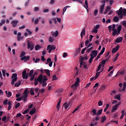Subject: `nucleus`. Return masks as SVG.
Wrapping results in <instances>:
<instances>
[{
    "instance_id": "f257e3e1",
    "label": "nucleus",
    "mask_w": 126,
    "mask_h": 126,
    "mask_svg": "<svg viewBox=\"0 0 126 126\" xmlns=\"http://www.w3.org/2000/svg\"><path fill=\"white\" fill-rule=\"evenodd\" d=\"M27 42L28 49L31 51H33L34 50V46H35L33 41H27Z\"/></svg>"
},
{
    "instance_id": "f03ea898",
    "label": "nucleus",
    "mask_w": 126,
    "mask_h": 126,
    "mask_svg": "<svg viewBox=\"0 0 126 126\" xmlns=\"http://www.w3.org/2000/svg\"><path fill=\"white\" fill-rule=\"evenodd\" d=\"M80 81V79L79 78H76V82L71 85V88H73V90H76L77 89V87H78V84H79V82Z\"/></svg>"
},
{
    "instance_id": "7ed1b4c3",
    "label": "nucleus",
    "mask_w": 126,
    "mask_h": 126,
    "mask_svg": "<svg viewBox=\"0 0 126 126\" xmlns=\"http://www.w3.org/2000/svg\"><path fill=\"white\" fill-rule=\"evenodd\" d=\"M116 14L119 16L120 19H123V7H120L119 10L116 11Z\"/></svg>"
},
{
    "instance_id": "20e7f679",
    "label": "nucleus",
    "mask_w": 126,
    "mask_h": 126,
    "mask_svg": "<svg viewBox=\"0 0 126 126\" xmlns=\"http://www.w3.org/2000/svg\"><path fill=\"white\" fill-rule=\"evenodd\" d=\"M11 79H12L11 84L12 85H14L15 81H16L17 80V74L13 73L12 75Z\"/></svg>"
},
{
    "instance_id": "39448f33",
    "label": "nucleus",
    "mask_w": 126,
    "mask_h": 126,
    "mask_svg": "<svg viewBox=\"0 0 126 126\" xmlns=\"http://www.w3.org/2000/svg\"><path fill=\"white\" fill-rule=\"evenodd\" d=\"M47 51L49 50L48 53H49V54H51V53H52V51H53V50L54 51H55L56 50V47L51 45H48L47 46Z\"/></svg>"
},
{
    "instance_id": "423d86ee",
    "label": "nucleus",
    "mask_w": 126,
    "mask_h": 126,
    "mask_svg": "<svg viewBox=\"0 0 126 126\" xmlns=\"http://www.w3.org/2000/svg\"><path fill=\"white\" fill-rule=\"evenodd\" d=\"M121 105V102H119L118 103L114 105L111 110V113H114L115 111H117L118 110V108H119V106Z\"/></svg>"
},
{
    "instance_id": "0eeeda50",
    "label": "nucleus",
    "mask_w": 126,
    "mask_h": 126,
    "mask_svg": "<svg viewBox=\"0 0 126 126\" xmlns=\"http://www.w3.org/2000/svg\"><path fill=\"white\" fill-rule=\"evenodd\" d=\"M30 60V56L26 57V56H25L21 58V61H24V63H26V62H27L28 61H29Z\"/></svg>"
},
{
    "instance_id": "6e6552de",
    "label": "nucleus",
    "mask_w": 126,
    "mask_h": 126,
    "mask_svg": "<svg viewBox=\"0 0 126 126\" xmlns=\"http://www.w3.org/2000/svg\"><path fill=\"white\" fill-rule=\"evenodd\" d=\"M19 21L15 20V21H12L11 22V24H12L13 27L14 28L17 26V24H18Z\"/></svg>"
},
{
    "instance_id": "1a4fd4ad",
    "label": "nucleus",
    "mask_w": 126,
    "mask_h": 126,
    "mask_svg": "<svg viewBox=\"0 0 126 126\" xmlns=\"http://www.w3.org/2000/svg\"><path fill=\"white\" fill-rule=\"evenodd\" d=\"M22 77L23 79H28V75L26 74V70H24L23 71Z\"/></svg>"
},
{
    "instance_id": "9d476101",
    "label": "nucleus",
    "mask_w": 126,
    "mask_h": 126,
    "mask_svg": "<svg viewBox=\"0 0 126 126\" xmlns=\"http://www.w3.org/2000/svg\"><path fill=\"white\" fill-rule=\"evenodd\" d=\"M120 49V45H117L115 48L112 49V54H115V53H117L119 51Z\"/></svg>"
},
{
    "instance_id": "9b49d317",
    "label": "nucleus",
    "mask_w": 126,
    "mask_h": 126,
    "mask_svg": "<svg viewBox=\"0 0 126 126\" xmlns=\"http://www.w3.org/2000/svg\"><path fill=\"white\" fill-rule=\"evenodd\" d=\"M97 54H98V51L93 50V51H91V53L90 55H92V56H93V57L94 58H96V57L97 56Z\"/></svg>"
},
{
    "instance_id": "f8f14e48",
    "label": "nucleus",
    "mask_w": 126,
    "mask_h": 126,
    "mask_svg": "<svg viewBox=\"0 0 126 126\" xmlns=\"http://www.w3.org/2000/svg\"><path fill=\"white\" fill-rule=\"evenodd\" d=\"M37 79L38 80V82L40 84H42V82L43 81V74H41L37 77Z\"/></svg>"
},
{
    "instance_id": "ddd939ff",
    "label": "nucleus",
    "mask_w": 126,
    "mask_h": 126,
    "mask_svg": "<svg viewBox=\"0 0 126 126\" xmlns=\"http://www.w3.org/2000/svg\"><path fill=\"white\" fill-rule=\"evenodd\" d=\"M123 37H118L115 40L116 43H121L123 42Z\"/></svg>"
},
{
    "instance_id": "4468645a",
    "label": "nucleus",
    "mask_w": 126,
    "mask_h": 126,
    "mask_svg": "<svg viewBox=\"0 0 126 126\" xmlns=\"http://www.w3.org/2000/svg\"><path fill=\"white\" fill-rule=\"evenodd\" d=\"M61 102H62V98H60L58 104L56 105L57 111H60V107L61 106Z\"/></svg>"
},
{
    "instance_id": "2eb2a0df",
    "label": "nucleus",
    "mask_w": 126,
    "mask_h": 126,
    "mask_svg": "<svg viewBox=\"0 0 126 126\" xmlns=\"http://www.w3.org/2000/svg\"><path fill=\"white\" fill-rule=\"evenodd\" d=\"M24 98H28V91L27 90H25L23 93V95Z\"/></svg>"
},
{
    "instance_id": "dca6fc26",
    "label": "nucleus",
    "mask_w": 126,
    "mask_h": 126,
    "mask_svg": "<svg viewBox=\"0 0 126 126\" xmlns=\"http://www.w3.org/2000/svg\"><path fill=\"white\" fill-rule=\"evenodd\" d=\"M110 10H111V7H110V6L106 7L105 10L103 13L104 14H107L108 13V11H110Z\"/></svg>"
},
{
    "instance_id": "f3484780",
    "label": "nucleus",
    "mask_w": 126,
    "mask_h": 126,
    "mask_svg": "<svg viewBox=\"0 0 126 126\" xmlns=\"http://www.w3.org/2000/svg\"><path fill=\"white\" fill-rule=\"evenodd\" d=\"M104 5H101V7L99 8V14H102L103 13V11H104Z\"/></svg>"
},
{
    "instance_id": "a211bd4d",
    "label": "nucleus",
    "mask_w": 126,
    "mask_h": 126,
    "mask_svg": "<svg viewBox=\"0 0 126 126\" xmlns=\"http://www.w3.org/2000/svg\"><path fill=\"white\" fill-rule=\"evenodd\" d=\"M120 20V16L119 17L118 16H114L113 18V21L115 22H118V21Z\"/></svg>"
},
{
    "instance_id": "6ab92c4d",
    "label": "nucleus",
    "mask_w": 126,
    "mask_h": 126,
    "mask_svg": "<svg viewBox=\"0 0 126 126\" xmlns=\"http://www.w3.org/2000/svg\"><path fill=\"white\" fill-rule=\"evenodd\" d=\"M113 31L112 35L113 36H116V35H119V32H118V30H112Z\"/></svg>"
},
{
    "instance_id": "aec40b11",
    "label": "nucleus",
    "mask_w": 126,
    "mask_h": 126,
    "mask_svg": "<svg viewBox=\"0 0 126 126\" xmlns=\"http://www.w3.org/2000/svg\"><path fill=\"white\" fill-rule=\"evenodd\" d=\"M84 7L86 9H87V11H88V1L87 0H85V5H84Z\"/></svg>"
},
{
    "instance_id": "412c9836",
    "label": "nucleus",
    "mask_w": 126,
    "mask_h": 126,
    "mask_svg": "<svg viewBox=\"0 0 126 126\" xmlns=\"http://www.w3.org/2000/svg\"><path fill=\"white\" fill-rule=\"evenodd\" d=\"M36 113V108H33L30 111V115H34Z\"/></svg>"
},
{
    "instance_id": "4be33fe9",
    "label": "nucleus",
    "mask_w": 126,
    "mask_h": 126,
    "mask_svg": "<svg viewBox=\"0 0 126 126\" xmlns=\"http://www.w3.org/2000/svg\"><path fill=\"white\" fill-rule=\"evenodd\" d=\"M81 51V49H80V47L78 48L76 50V53H75V56H78L79 55V53H80V51Z\"/></svg>"
},
{
    "instance_id": "5701e85b",
    "label": "nucleus",
    "mask_w": 126,
    "mask_h": 126,
    "mask_svg": "<svg viewBox=\"0 0 126 126\" xmlns=\"http://www.w3.org/2000/svg\"><path fill=\"white\" fill-rule=\"evenodd\" d=\"M44 71H45V73L50 77L51 76V73L50 72V70L49 69H44Z\"/></svg>"
},
{
    "instance_id": "b1692460",
    "label": "nucleus",
    "mask_w": 126,
    "mask_h": 126,
    "mask_svg": "<svg viewBox=\"0 0 126 126\" xmlns=\"http://www.w3.org/2000/svg\"><path fill=\"white\" fill-rule=\"evenodd\" d=\"M37 72H35L34 74L32 75V77L30 78V81H33V80H34V78H35V76L37 75Z\"/></svg>"
},
{
    "instance_id": "393cba45",
    "label": "nucleus",
    "mask_w": 126,
    "mask_h": 126,
    "mask_svg": "<svg viewBox=\"0 0 126 126\" xmlns=\"http://www.w3.org/2000/svg\"><path fill=\"white\" fill-rule=\"evenodd\" d=\"M33 73H34V69L31 70V71L29 73V77H31H31H32V76L33 75Z\"/></svg>"
},
{
    "instance_id": "a878e982",
    "label": "nucleus",
    "mask_w": 126,
    "mask_h": 126,
    "mask_svg": "<svg viewBox=\"0 0 126 126\" xmlns=\"http://www.w3.org/2000/svg\"><path fill=\"white\" fill-rule=\"evenodd\" d=\"M55 41V39L52 36H50L48 39L49 43H53Z\"/></svg>"
},
{
    "instance_id": "bb28decb",
    "label": "nucleus",
    "mask_w": 126,
    "mask_h": 126,
    "mask_svg": "<svg viewBox=\"0 0 126 126\" xmlns=\"http://www.w3.org/2000/svg\"><path fill=\"white\" fill-rule=\"evenodd\" d=\"M21 84V81H18V82L15 84V87H19Z\"/></svg>"
},
{
    "instance_id": "cd10ccee",
    "label": "nucleus",
    "mask_w": 126,
    "mask_h": 126,
    "mask_svg": "<svg viewBox=\"0 0 126 126\" xmlns=\"http://www.w3.org/2000/svg\"><path fill=\"white\" fill-rule=\"evenodd\" d=\"M121 30H122V25H119L117 28V32L118 34L121 33Z\"/></svg>"
},
{
    "instance_id": "c85d7f7f",
    "label": "nucleus",
    "mask_w": 126,
    "mask_h": 126,
    "mask_svg": "<svg viewBox=\"0 0 126 126\" xmlns=\"http://www.w3.org/2000/svg\"><path fill=\"white\" fill-rule=\"evenodd\" d=\"M101 73V72L99 71L96 72V73L95 74V76L94 77V80H96V79H97L98 78V77H99V75H100Z\"/></svg>"
},
{
    "instance_id": "c756f323",
    "label": "nucleus",
    "mask_w": 126,
    "mask_h": 126,
    "mask_svg": "<svg viewBox=\"0 0 126 126\" xmlns=\"http://www.w3.org/2000/svg\"><path fill=\"white\" fill-rule=\"evenodd\" d=\"M52 35H53V36H54L55 38H57V37L59 36V31H56V32L54 33V34L52 33Z\"/></svg>"
},
{
    "instance_id": "7c9ffc66",
    "label": "nucleus",
    "mask_w": 126,
    "mask_h": 126,
    "mask_svg": "<svg viewBox=\"0 0 126 126\" xmlns=\"http://www.w3.org/2000/svg\"><path fill=\"white\" fill-rule=\"evenodd\" d=\"M85 35V30L83 29L81 32V37L83 38V36Z\"/></svg>"
},
{
    "instance_id": "2f4dec72",
    "label": "nucleus",
    "mask_w": 126,
    "mask_h": 126,
    "mask_svg": "<svg viewBox=\"0 0 126 126\" xmlns=\"http://www.w3.org/2000/svg\"><path fill=\"white\" fill-rule=\"evenodd\" d=\"M90 56L91 58L89 59V63H92V61H93V59H94V56H92V54H90Z\"/></svg>"
},
{
    "instance_id": "473e14b6",
    "label": "nucleus",
    "mask_w": 126,
    "mask_h": 126,
    "mask_svg": "<svg viewBox=\"0 0 126 126\" xmlns=\"http://www.w3.org/2000/svg\"><path fill=\"white\" fill-rule=\"evenodd\" d=\"M41 48V46L37 44L35 46V51H38V50H40Z\"/></svg>"
},
{
    "instance_id": "72a5a7b5",
    "label": "nucleus",
    "mask_w": 126,
    "mask_h": 126,
    "mask_svg": "<svg viewBox=\"0 0 126 126\" xmlns=\"http://www.w3.org/2000/svg\"><path fill=\"white\" fill-rule=\"evenodd\" d=\"M79 63H80L79 66L80 68H81V67H82V66L83 65V64H84L85 63H84L83 60H79Z\"/></svg>"
},
{
    "instance_id": "f704fd0d",
    "label": "nucleus",
    "mask_w": 126,
    "mask_h": 126,
    "mask_svg": "<svg viewBox=\"0 0 126 126\" xmlns=\"http://www.w3.org/2000/svg\"><path fill=\"white\" fill-rule=\"evenodd\" d=\"M102 112H103V109H101L98 111L96 113V116H100L101 114H102Z\"/></svg>"
},
{
    "instance_id": "c9c22d12",
    "label": "nucleus",
    "mask_w": 126,
    "mask_h": 126,
    "mask_svg": "<svg viewBox=\"0 0 126 126\" xmlns=\"http://www.w3.org/2000/svg\"><path fill=\"white\" fill-rule=\"evenodd\" d=\"M48 81V78H47V76L44 75L43 76L42 81H43V82H46V81Z\"/></svg>"
},
{
    "instance_id": "e433bc0d",
    "label": "nucleus",
    "mask_w": 126,
    "mask_h": 126,
    "mask_svg": "<svg viewBox=\"0 0 126 126\" xmlns=\"http://www.w3.org/2000/svg\"><path fill=\"white\" fill-rule=\"evenodd\" d=\"M96 112H97V110H96L95 109H93L92 110V111H91V112L93 113L94 116L95 115H96V116H97V113H96Z\"/></svg>"
},
{
    "instance_id": "4c0bfd02",
    "label": "nucleus",
    "mask_w": 126,
    "mask_h": 126,
    "mask_svg": "<svg viewBox=\"0 0 126 126\" xmlns=\"http://www.w3.org/2000/svg\"><path fill=\"white\" fill-rule=\"evenodd\" d=\"M126 82H124L123 83V87L122 89V91H126Z\"/></svg>"
},
{
    "instance_id": "58836bf2",
    "label": "nucleus",
    "mask_w": 126,
    "mask_h": 126,
    "mask_svg": "<svg viewBox=\"0 0 126 126\" xmlns=\"http://www.w3.org/2000/svg\"><path fill=\"white\" fill-rule=\"evenodd\" d=\"M87 60H88V57H87V56H85L80 59V61L83 60V62H84V61H87Z\"/></svg>"
},
{
    "instance_id": "ea45409f",
    "label": "nucleus",
    "mask_w": 126,
    "mask_h": 126,
    "mask_svg": "<svg viewBox=\"0 0 126 126\" xmlns=\"http://www.w3.org/2000/svg\"><path fill=\"white\" fill-rule=\"evenodd\" d=\"M115 99H117L118 100V101L121 100V95L120 94H117L115 96Z\"/></svg>"
},
{
    "instance_id": "a19ab883",
    "label": "nucleus",
    "mask_w": 126,
    "mask_h": 126,
    "mask_svg": "<svg viewBox=\"0 0 126 126\" xmlns=\"http://www.w3.org/2000/svg\"><path fill=\"white\" fill-rule=\"evenodd\" d=\"M38 81H39V80L37 79V78H35L34 79V84L35 86L38 85Z\"/></svg>"
},
{
    "instance_id": "79ce46f5",
    "label": "nucleus",
    "mask_w": 126,
    "mask_h": 126,
    "mask_svg": "<svg viewBox=\"0 0 126 126\" xmlns=\"http://www.w3.org/2000/svg\"><path fill=\"white\" fill-rule=\"evenodd\" d=\"M106 120H107L106 116H103L102 117H101V122L104 123V122H105V121H106Z\"/></svg>"
},
{
    "instance_id": "37998d69",
    "label": "nucleus",
    "mask_w": 126,
    "mask_h": 126,
    "mask_svg": "<svg viewBox=\"0 0 126 126\" xmlns=\"http://www.w3.org/2000/svg\"><path fill=\"white\" fill-rule=\"evenodd\" d=\"M38 93H41V94H44V93H45V89H40Z\"/></svg>"
},
{
    "instance_id": "c03bdc74",
    "label": "nucleus",
    "mask_w": 126,
    "mask_h": 126,
    "mask_svg": "<svg viewBox=\"0 0 126 126\" xmlns=\"http://www.w3.org/2000/svg\"><path fill=\"white\" fill-rule=\"evenodd\" d=\"M104 52H105V47H103L102 50L100 51L99 54L100 55V56H102V55L104 54Z\"/></svg>"
},
{
    "instance_id": "a18cd8bd",
    "label": "nucleus",
    "mask_w": 126,
    "mask_h": 126,
    "mask_svg": "<svg viewBox=\"0 0 126 126\" xmlns=\"http://www.w3.org/2000/svg\"><path fill=\"white\" fill-rule=\"evenodd\" d=\"M30 1V0H27V1H26L25 2V6L27 7L28 5H29V2Z\"/></svg>"
},
{
    "instance_id": "49530a36",
    "label": "nucleus",
    "mask_w": 126,
    "mask_h": 126,
    "mask_svg": "<svg viewBox=\"0 0 126 126\" xmlns=\"http://www.w3.org/2000/svg\"><path fill=\"white\" fill-rule=\"evenodd\" d=\"M109 107H110V104H107L106 107L104 109V112H107V110L109 108Z\"/></svg>"
},
{
    "instance_id": "de8ad7c7",
    "label": "nucleus",
    "mask_w": 126,
    "mask_h": 126,
    "mask_svg": "<svg viewBox=\"0 0 126 126\" xmlns=\"http://www.w3.org/2000/svg\"><path fill=\"white\" fill-rule=\"evenodd\" d=\"M92 49H93V47H91V48L88 49L86 50V53H87V54H89V53H90V51H92Z\"/></svg>"
},
{
    "instance_id": "09e8293b",
    "label": "nucleus",
    "mask_w": 126,
    "mask_h": 126,
    "mask_svg": "<svg viewBox=\"0 0 126 126\" xmlns=\"http://www.w3.org/2000/svg\"><path fill=\"white\" fill-rule=\"evenodd\" d=\"M63 106L64 107V109H67V108H68V107H69L68 105H67V102H65L63 104Z\"/></svg>"
},
{
    "instance_id": "8fccbe9b",
    "label": "nucleus",
    "mask_w": 126,
    "mask_h": 126,
    "mask_svg": "<svg viewBox=\"0 0 126 126\" xmlns=\"http://www.w3.org/2000/svg\"><path fill=\"white\" fill-rule=\"evenodd\" d=\"M25 56V52L22 51L20 56V58H23Z\"/></svg>"
},
{
    "instance_id": "3c124183",
    "label": "nucleus",
    "mask_w": 126,
    "mask_h": 126,
    "mask_svg": "<svg viewBox=\"0 0 126 126\" xmlns=\"http://www.w3.org/2000/svg\"><path fill=\"white\" fill-rule=\"evenodd\" d=\"M3 24H5V20L2 19L0 23V26H2Z\"/></svg>"
},
{
    "instance_id": "603ef678",
    "label": "nucleus",
    "mask_w": 126,
    "mask_h": 126,
    "mask_svg": "<svg viewBox=\"0 0 126 126\" xmlns=\"http://www.w3.org/2000/svg\"><path fill=\"white\" fill-rule=\"evenodd\" d=\"M23 39H24V36H20L19 37L17 38V40L18 41H19V42H20V41H22Z\"/></svg>"
},
{
    "instance_id": "864d4df0",
    "label": "nucleus",
    "mask_w": 126,
    "mask_h": 126,
    "mask_svg": "<svg viewBox=\"0 0 126 126\" xmlns=\"http://www.w3.org/2000/svg\"><path fill=\"white\" fill-rule=\"evenodd\" d=\"M123 16H126V9H124L123 12H122Z\"/></svg>"
},
{
    "instance_id": "5fc2aeb1",
    "label": "nucleus",
    "mask_w": 126,
    "mask_h": 126,
    "mask_svg": "<svg viewBox=\"0 0 126 126\" xmlns=\"http://www.w3.org/2000/svg\"><path fill=\"white\" fill-rule=\"evenodd\" d=\"M26 31L27 32H28V33H29V35H31L32 34V32H31V31H30V30L28 29H27L26 30Z\"/></svg>"
},
{
    "instance_id": "6e6d98bb",
    "label": "nucleus",
    "mask_w": 126,
    "mask_h": 126,
    "mask_svg": "<svg viewBox=\"0 0 126 126\" xmlns=\"http://www.w3.org/2000/svg\"><path fill=\"white\" fill-rule=\"evenodd\" d=\"M39 7H35L34 9L33 10L34 12H36V11H39Z\"/></svg>"
},
{
    "instance_id": "4d7b16f0",
    "label": "nucleus",
    "mask_w": 126,
    "mask_h": 126,
    "mask_svg": "<svg viewBox=\"0 0 126 126\" xmlns=\"http://www.w3.org/2000/svg\"><path fill=\"white\" fill-rule=\"evenodd\" d=\"M101 66H102V64H99V65L97 67V69L96 70V72H97V71H99V70H100V69H101Z\"/></svg>"
},
{
    "instance_id": "13d9d810",
    "label": "nucleus",
    "mask_w": 126,
    "mask_h": 126,
    "mask_svg": "<svg viewBox=\"0 0 126 126\" xmlns=\"http://www.w3.org/2000/svg\"><path fill=\"white\" fill-rule=\"evenodd\" d=\"M30 93H31V95H34L35 93H34V90L32 89L30 90Z\"/></svg>"
},
{
    "instance_id": "bf43d9fd",
    "label": "nucleus",
    "mask_w": 126,
    "mask_h": 126,
    "mask_svg": "<svg viewBox=\"0 0 126 126\" xmlns=\"http://www.w3.org/2000/svg\"><path fill=\"white\" fill-rule=\"evenodd\" d=\"M29 112V109H27L26 110H25L23 112V115H25V114H27Z\"/></svg>"
},
{
    "instance_id": "052dcab7",
    "label": "nucleus",
    "mask_w": 126,
    "mask_h": 126,
    "mask_svg": "<svg viewBox=\"0 0 126 126\" xmlns=\"http://www.w3.org/2000/svg\"><path fill=\"white\" fill-rule=\"evenodd\" d=\"M33 90H34L35 93H37V92H39V88H33Z\"/></svg>"
},
{
    "instance_id": "680f3d73",
    "label": "nucleus",
    "mask_w": 126,
    "mask_h": 126,
    "mask_svg": "<svg viewBox=\"0 0 126 126\" xmlns=\"http://www.w3.org/2000/svg\"><path fill=\"white\" fill-rule=\"evenodd\" d=\"M58 79V78H57V75H54L53 76V78H52V80H57Z\"/></svg>"
},
{
    "instance_id": "e2e57ef3",
    "label": "nucleus",
    "mask_w": 126,
    "mask_h": 126,
    "mask_svg": "<svg viewBox=\"0 0 126 126\" xmlns=\"http://www.w3.org/2000/svg\"><path fill=\"white\" fill-rule=\"evenodd\" d=\"M50 4H51L52 5H53V4H54L55 3V0H51L50 2H49Z\"/></svg>"
},
{
    "instance_id": "0e129e2a",
    "label": "nucleus",
    "mask_w": 126,
    "mask_h": 126,
    "mask_svg": "<svg viewBox=\"0 0 126 126\" xmlns=\"http://www.w3.org/2000/svg\"><path fill=\"white\" fill-rule=\"evenodd\" d=\"M87 49V48H85L84 49H82V51H81V54L82 55H83V54H84V53L85 52V50Z\"/></svg>"
},
{
    "instance_id": "69168bd1",
    "label": "nucleus",
    "mask_w": 126,
    "mask_h": 126,
    "mask_svg": "<svg viewBox=\"0 0 126 126\" xmlns=\"http://www.w3.org/2000/svg\"><path fill=\"white\" fill-rule=\"evenodd\" d=\"M39 23V19H36L34 22V24L37 25Z\"/></svg>"
},
{
    "instance_id": "338daca9",
    "label": "nucleus",
    "mask_w": 126,
    "mask_h": 126,
    "mask_svg": "<svg viewBox=\"0 0 126 126\" xmlns=\"http://www.w3.org/2000/svg\"><path fill=\"white\" fill-rule=\"evenodd\" d=\"M83 67L85 69H87V67H88V66L85 63L83 64Z\"/></svg>"
},
{
    "instance_id": "774afa93",
    "label": "nucleus",
    "mask_w": 126,
    "mask_h": 126,
    "mask_svg": "<svg viewBox=\"0 0 126 126\" xmlns=\"http://www.w3.org/2000/svg\"><path fill=\"white\" fill-rule=\"evenodd\" d=\"M2 75L3 76H5V74H6V71H5V70H2Z\"/></svg>"
}]
</instances>
